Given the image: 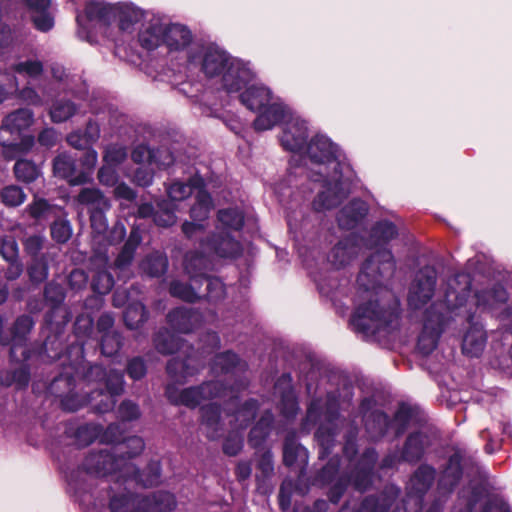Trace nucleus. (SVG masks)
Wrapping results in <instances>:
<instances>
[{"mask_svg": "<svg viewBox=\"0 0 512 512\" xmlns=\"http://www.w3.org/2000/svg\"><path fill=\"white\" fill-rule=\"evenodd\" d=\"M43 298L50 308L44 315L45 324L52 328L56 320H60V325L66 326L72 315L69 309L63 306L66 298L65 288L55 281H50L44 287Z\"/></svg>", "mask_w": 512, "mask_h": 512, "instance_id": "12", "label": "nucleus"}, {"mask_svg": "<svg viewBox=\"0 0 512 512\" xmlns=\"http://www.w3.org/2000/svg\"><path fill=\"white\" fill-rule=\"evenodd\" d=\"M158 209L155 210L153 221L163 228L171 227L176 222L175 204L172 201L163 200L157 204Z\"/></svg>", "mask_w": 512, "mask_h": 512, "instance_id": "61", "label": "nucleus"}, {"mask_svg": "<svg viewBox=\"0 0 512 512\" xmlns=\"http://www.w3.org/2000/svg\"><path fill=\"white\" fill-rule=\"evenodd\" d=\"M241 363V358L232 350L215 354L211 361V369L218 374L233 373Z\"/></svg>", "mask_w": 512, "mask_h": 512, "instance_id": "51", "label": "nucleus"}, {"mask_svg": "<svg viewBox=\"0 0 512 512\" xmlns=\"http://www.w3.org/2000/svg\"><path fill=\"white\" fill-rule=\"evenodd\" d=\"M368 205L365 201L354 198L345 205L338 213L337 222L341 229L352 230L368 214Z\"/></svg>", "mask_w": 512, "mask_h": 512, "instance_id": "30", "label": "nucleus"}, {"mask_svg": "<svg viewBox=\"0 0 512 512\" xmlns=\"http://www.w3.org/2000/svg\"><path fill=\"white\" fill-rule=\"evenodd\" d=\"M165 397L174 406H185L189 409L197 408L203 401L200 386H190L179 390L175 383H169L165 387Z\"/></svg>", "mask_w": 512, "mask_h": 512, "instance_id": "25", "label": "nucleus"}, {"mask_svg": "<svg viewBox=\"0 0 512 512\" xmlns=\"http://www.w3.org/2000/svg\"><path fill=\"white\" fill-rule=\"evenodd\" d=\"M53 174L73 186L86 183V173L79 171L78 154L59 153L53 159Z\"/></svg>", "mask_w": 512, "mask_h": 512, "instance_id": "20", "label": "nucleus"}, {"mask_svg": "<svg viewBox=\"0 0 512 512\" xmlns=\"http://www.w3.org/2000/svg\"><path fill=\"white\" fill-rule=\"evenodd\" d=\"M19 360L14 361L15 363H19L20 366L15 368L11 372L0 373V384L3 386H11L15 384L17 389H24L28 386L30 381V360H22L21 353H18Z\"/></svg>", "mask_w": 512, "mask_h": 512, "instance_id": "42", "label": "nucleus"}, {"mask_svg": "<svg viewBox=\"0 0 512 512\" xmlns=\"http://www.w3.org/2000/svg\"><path fill=\"white\" fill-rule=\"evenodd\" d=\"M492 486L486 479L479 480L475 483L470 484L468 493L465 497V511L464 512H475L476 507L487 501Z\"/></svg>", "mask_w": 512, "mask_h": 512, "instance_id": "47", "label": "nucleus"}, {"mask_svg": "<svg viewBox=\"0 0 512 512\" xmlns=\"http://www.w3.org/2000/svg\"><path fill=\"white\" fill-rule=\"evenodd\" d=\"M465 458L466 452L460 448L454 449V452L448 457L437 481V489L440 494L450 495L459 485L463 478Z\"/></svg>", "mask_w": 512, "mask_h": 512, "instance_id": "15", "label": "nucleus"}, {"mask_svg": "<svg viewBox=\"0 0 512 512\" xmlns=\"http://www.w3.org/2000/svg\"><path fill=\"white\" fill-rule=\"evenodd\" d=\"M34 326L33 317L29 314H22L16 317L7 331L2 329L0 345L9 347L10 361H18L20 359L18 353H21L22 360H32L34 351L27 343Z\"/></svg>", "mask_w": 512, "mask_h": 512, "instance_id": "7", "label": "nucleus"}, {"mask_svg": "<svg viewBox=\"0 0 512 512\" xmlns=\"http://www.w3.org/2000/svg\"><path fill=\"white\" fill-rule=\"evenodd\" d=\"M94 321L89 315L80 314L73 324L74 340L72 343H84V347L90 343V335L93 332Z\"/></svg>", "mask_w": 512, "mask_h": 512, "instance_id": "59", "label": "nucleus"}, {"mask_svg": "<svg viewBox=\"0 0 512 512\" xmlns=\"http://www.w3.org/2000/svg\"><path fill=\"white\" fill-rule=\"evenodd\" d=\"M200 246L210 256L221 259H237L243 253L242 244L226 231L207 235L201 239Z\"/></svg>", "mask_w": 512, "mask_h": 512, "instance_id": "14", "label": "nucleus"}, {"mask_svg": "<svg viewBox=\"0 0 512 512\" xmlns=\"http://www.w3.org/2000/svg\"><path fill=\"white\" fill-rule=\"evenodd\" d=\"M115 22L123 32H132L134 25L141 22L145 12L132 3H120L114 5Z\"/></svg>", "mask_w": 512, "mask_h": 512, "instance_id": "36", "label": "nucleus"}, {"mask_svg": "<svg viewBox=\"0 0 512 512\" xmlns=\"http://www.w3.org/2000/svg\"><path fill=\"white\" fill-rule=\"evenodd\" d=\"M167 323L176 332L188 334L202 322V314L194 308L176 307L166 316Z\"/></svg>", "mask_w": 512, "mask_h": 512, "instance_id": "23", "label": "nucleus"}, {"mask_svg": "<svg viewBox=\"0 0 512 512\" xmlns=\"http://www.w3.org/2000/svg\"><path fill=\"white\" fill-rule=\"evenodd\" d=\"M153 344L160 354L172 355L181 348L182 338L167 328H161L155 333Z\"/></svg>", "mask_w": 512, "mask_h": 512, "instance_id": "46", "label": "nucleus"}, {"mask_svg": "<svg viewBox=\"0 0 512 512\" xmlns=\"http://www.w3.org/2000/svg\"><path fill=\"white\" fill-rule=\"evenodd\" d=\"M34 122V113L29 108H19L6 115L0 126V145L6 159L29 152L35 144L33 135H24Z\"/></svg>", "mask_w": 512, "mask_h": 512, "instance_id": "5", "label": "nucleus"}, {"mask_svg": "<svg viewBox=\"0 0 512 512\" xmlns=\"http://www.w3.org/2000/svg\"><path fill=\"white\" fill-rule=\"evenodd\" d=\"M436 477V469L427 463L420 464L412 473L408 483L409 494L420 501L433 486Z\"/></svg>", "mask_w": 512, "mask_h": 512, "instance_id": "27", "label": "nucleus"}, {"mask_svg": "<svg viewBox=\"0 0 512 512\" xmlns=\"http://www.w3.org/2000/svg\"><path fill=\"white\" fill-rule=\"evenodd\" d=\"M61 366L62 371L53 377L48 386L49 393L56 398L76 388V376L74 371L70 370V361H62Z\"/></svg>", "mask_w": 512, "mask_h": 512, "instance_id": "39", "label": "nucleus"}, {"mask_svg": "<svg viewBox=\"0 0 512 512\" xmlns=\"http://www.w3.org/2000/svg\"><path fill=\"white\" fill-rule=\"evenodd\" d=\"M13 172L16 179L25 184L33 183L41 174L40 167L33 160L26 158L16 160Z\"/></svg>", "mask_w": 512, "mask_h": 512, "instance_id": "54", "label": "nucleus"}, {"mask_svg": "<svg viewBox=\"0 0 512 512\" xmlns=\"http://www.w3.org/2000/svg\"><path fill=\"white\" fill-rule=\"evenodd\" d=\"M191 361L189 357H172L168 360L166 373L175 384H184L188 377L194 376L197 373L198 370L195 365L191 364Z\"/></svg>", "mask_w": 512, "mask_h": 512, "instance_id": "41", "label": "nucleus"}, {"mask_svg": "<svg viewBox=\"0 0 512 512\" xmlns=\"http://www.w3.org/2000/svg\"><path fill=\"white\" fill-rule=\"evenodd\" d=\"M308 127L305 121H295L289 124L280 138L281 145L287 151L300 152L307 147Z\"/></svg>", "mask_w": 512, "mask_h": 512, "instance_id": "29", "label": "nucleus"}, {"mask_svg": "<svg viewBox=\"0 0 512 512\" xmlns=\"http://www.w3.org/2000/svg\"><path fill=\"white\" fill-rule=\"evenodd\" d=\"M217 218L225 229L240 231L244 226V215L237 208L221 209L217 213Z\"/></svg>", "mask_w": 512, "mask_h": 512, "instance_id": "64", "label": "nucleus"}, {"mask_svg": "<svg viewBox=\"0 0 512 512\" xmlns=\"http://www.w3.org/2000/svg\"><path fill=\"white\" fill-rule=\"evenodd\" d=\"M183 269L191 282L198 284V280L213 270V260L210 254L193 249L188 250L183 256Z\"/></svg>", "mask_w": 512, "mask_h": 512, "instance_id": "21", "label": "nucleus"}, {"mask_svg": "<svg viewBox=\"0 0 512 512\" xmlns=\"http://www.w3.org/2000/svg\"><path fill=\"white\" fill-rule=\"evenodd\" d=\"M196 289H198V284L194 282L186 283L180 280H172L169 284V294L188 303H195L202 298Z\"/></svg>", "mask_w": 512, "mask_h": 512, "instance_id": "53", "label": "nucleus"}, {"mask_svg": "<svg viewBox=\"0 0 512 512\" xmlns=\"http://www.w3.org/2000/svg\"><path fill=\"white\" fill-rule=\"evenodd\" d=\"M445 325V314L438 309L436 304L430 305L424 312L422 328L442 334L445 329Z\"/></svg>", "mask_w": 512, "mask_h": 512, "instance_id": "62", "label": "nucleus"}, {"mask_svg": "<svg viewBox=\"0 0 512 512\" xmlns=\"http://www.w3.org/2000/svg\"><path fill=\"white\" fill-rule=\"evenodd\" d=\"M213 208V200L208 191H198L196 202L190 208V217L197 222H203L209 217Z\"/></svg>", "mask_w": 512, "mask_h": 512, "instance_id": "58", "label": "nucleus"}, {"mask_svg": "<svg viewBox=\"0 0 512 512\" xmlns=\"http://www.w3.org/2000/svg\"><path fill=\"white\" fill-rule=\"evenodd\" d=\"M274 417L270 411H266L251 428L248 434V444L255 450L263 448L267 438L271 434Z\"/></svg>", "mask_w": 512, "mask_h": 512, "instance_id": "38", "label": "nucleus"}, {"mask_svg": "<svg viewBox=\"0 0 512 512\" xmlns=\"http://www.w3.org/2000/svg\"><path fill=\"white\" fill-rule=\"evenodd\" d=\"M122 484L124 483L116 481L115 486H110L107 491L110 512L140 511L139 500L141 499V495L130 491L127 487L121 488Z\"/></svg>", "mask_w": 512, "mask_h": 512, "instance_id": "22", "label": "nucleus"}, {"mask_svg": "<svg viewBox=\"0 0 512 512\" xmlns=\"http://www.w3.org/2000/svg\"><path fill=\"white\" fill-rule=\"evenodd\" d=\"M84 14L88 22H96L105 29L115 22L113 4L95 0L87 1L84 6Z\"/></svg>", "mask_w": 512, "mask_h": 512, "instance_id": "35", "label": "nucleus"}, {"mask_svg": "<svg viewBox=\"0 0 512 512\" xmlns=\"http://www.w3.org/2000/svg\"><path fill=\"white\" fill-rule=\"evenodd\" d=\"M202 284L206 285L202 296L209 302H217L224 298L226 289L220 278L207 274L198 280V289Z\"/></svg>", "mask_w": 512, "mask_h": 512, "instance_id": "56", "label": "nucleus"}, {"mask_svg": "<svg viewBox=\"0 0 512 512\" xmlns=\"http://www.w3.org/2000/svg\"><path fill=\"white\" fill-rule=\"evenodd\" d=\"M169 261L166 254L155 251L148 254L141 262L140 268L151 278H159L166 274Z\"/></svg>", "mask_w": 512, "mask_h": 512, "instance_id": "48", "label": "nucleus"}, {"mask_svg": "<svg viewBox=\"0 0 512 512\" xmlns=\"http://www.w3.org/2000/svg\"><path fill=\"white\" fill-rule=\"evenodd\" d=\"M253 121L256 131H266L284 121L286 117L285 106L279 103H268L260 111Z\"/></svg>", "mask_w": 512, "mask_h": 512, "instance_id": "33", "label": "nucleus"}, {"mask_svg": "<svg viewBox=\"0 0 512 512\" xmlns=\"http://www.w3.org/2000/svg\"><path fill=\"white\" fill-rule=\"evenodd\" d=\"M60 320H56L52 328L48 327L45 323L42 327V333L45 339L37 348H32V359L37 358L43 362H53L56 360L68 362L66 358L67 344L64 346L63 342V329L65 326L60 325Z\"/></svg>", "mask_w": 512, "mask_h": 512, "instance_id": "10", "label": "nucleus"}, {"mask_svg": "<svg viewBox=\"0 0 512 512\" xmlns=\"http://www.w3.org/2000/svg\"><path fill=\"white\" fill-rule=\"evenodd\" d=\"M400 495L395 485H386L380 492L366 496L361 503L365 512H391V508Z\"/></svg>", "mask_w": 512, "mask_h": 512, "instance_id": "24", "label": "nucleus"}, {"mask_svg": "<svg viewBox=\"0 0 512 512\" xmlns=\"http://www.w3.org/2000/svg\"><path fill=\"white\" fill-rule=\"evenodd\" d=\"M27 274L32 284L38 285L47 280L49 276V255L30 259L27 266Z\"/></svg>", "mask_w": 512, "mask_h": 512, "instance_id": "55", "label": "nucleus"}, {"mask_svg": "<svg viewBox=\"0 0 512 512\" xmlns=\"http://www.w3.org/2000/svg\"><path fill=\"white\" fill-rule=\"evenodd\" d=\"M148 319V311L142 303L130 304L124 311L123 320L127 328L138 329Z\"/></svg>", "mask_w": 512, "mask_h": 512, "instance_id": "60", "label": "nucleus"}, {"mask_svg": "<svg viewBox=\"0 0 512 512\" xmlns=\"http://www.w3.org/2000/svg\"><path fill=\"white\" fill-rule=\"evenodd\" d=\"M401 305L397 297L369 299L359 304L350 318L353 329L363 335H375L381 330L390 332L398 329Z\"/></svg>", "mask_w": 512, "mask_h": 512, "instance_id": "3", "label": "nucleus"}, {"mask_svg": "<svg viewBox=\"0 0 512 512\" xmlns=\"http://www.w3.org/2000/svg\"><path fill=\"white\" fill-rule=\"evenodd\" d=\"M124 345V337L116 330L111 333H104L101 335L97 346L100 349L101 355L105 357L116 356Z\"/></svg>", "mask_w": 512, "mask_h": 512, "instance_id": "57", "label": "nucleus"}, {"mask_svg": "<svg viewBox=\"0 0 512 512\" xmlns=\"http://www.w3.org/2000/svg\"><path fill=\"white\" fill-rule=\"evenodd\" d=\"M162 466L160 460H150L144 469L127 461L124 467L123 483H134L137 487L151 488L161 483Z\"/></svg>", "mask_w": 512, "mask_h": 512, "instance_id": "18", "label": "nucleus"}, {"mask_svg": "<svg viewBox=\"0 0 512 512\" xmlns=\"http://www.w3.org/2000/svg\"><path fill=\"white\" fill-rule=\"evenodd\" d=\"M356 178L351 165L338 164L332 173L323 177V190L313 200L315 211L321 212L338 207L350 193V188Z\"/></svg>", "mask_w": 512, "mask_h": 512, "instance_id": "6", "label": "nucleus"}, {"mask_svg": "<svg viewBox=\"0 0 512 512\" xmlns=\"http://www.w3.org/2000/svg\"><path fill=\"white\" fill-rule=\"evenodd\" d=\"M25 212L37 223L51 222L55 217L64 214L63 208L51 204L47 199L35 196Z\"/></svg>", "mask_w": 512, "mask_h": 512, "instance_id": "32", "label": "nucleus"}, {"mask_svg": "<svg viewBox=\"0 0 512 512\" xmlns=\"http://www.w3.org/2000/svg\"><path fill=\"white\" fill-rule=\"evenodd\" d=\"M187 61L199 64L200 71L209 79L222 76V86L228 93L241 91L251 80L250 70L215 44L203 46L199 53L189 51Z\"/></svg>", "mask_w": 512, "mask_h": 512, "instance_id": "2", "label": "nucleus"}, {"mask_svg": "<svg viewBox=\"0 0 512 512\" xmlns=\"http://www.w3.org/2000/svg\"><path fill=\"white\" fill-rule=\"evenodd\" d=\"M378 460V452L374 447L364 449L354 465L341 475L349 486L360 493L366 492L373 484L374 469Z\"/></svg>", "mask_w": 512, "mask_h": 512, "instance_id": "8", "label": "nucleus"}, {"mask_svg": "<svg viewBox=\"0 0 512 512\" xmlns=\"http://www.w3.org/2000/svg\"><path fill=\"white\" fill-rule=\"evenodd\" d=\"M417 410V407L406 402H401L398 405L391 419L395 439L401 437L407 431L409 424L417 414Z\"/></svg>", "mask_w": 512, "mask_h": 512, "instance_id": "44", "label": "nucleus"}, {"mask_svg": "<svg viewBox=\"0 0 512 512\" xmlns=\"http://www.w3.org/2000/svg\"><path fill=\"white\" fill-rule=\"evenodd\" d=\"M308 450L300 444L294 434H287L283 441V464L291 469L298 470V480L305 475L308 465Z\"/></svg>", "mask_w": 512, "mask_h": 512, "instance_id": "19", "label": "nucleus"}, {"mask_svg": "<svg viewBox=\"0 0 512 512\" xmlns=\"http://www.w3.org/2000/svg\"><path fill=\"white\" fill-rule=\"evenodd\" d=\"M87 404L94 412L104 414L113 411L117 402L116 396L107 393L102 387H96L86 391Z\"/></svg>", "mask_w": 512, "mask_h": 512, "instance_id": "43", "label": "nucleus"}, {"mask_svg": "<svg viewBox=\"0 0 512 512\" xmlns=\"http://www.w3.org/2000/svg\"><path fill=\"white\" fill-rule=\"evenodd\" d=\"M66 358L70 361V370L76 378L84 381L88 386L96 384L102 387L106 369L101 364H91L85 361L84 343H72L67 347Z\"/></svg>", "mask_w": 512, "mask_h": 512, "instance_id": "9", "label": "nucleus"}, {"mask_svg": "<svg viewBox=\"0 0 512 512\" xmlns=\"http://www.w3.org/2000/svg\"><path fill=\"white\" fill-rule=\"evenodd\" d=\"M485 332L477 327H471L463 336L462 352L469 357H479L486 344Z\"/></svg>", "mask_w": 512, "mask_h": 512, "instance_id": "45", "label": "nucleus"}, {"mask_svg": "<svg viewBox=\"0 0 512 512\" xmlns=\"http://www.w3.org/2000/svg\"><path fill=\"white\" fill-rule=\"evenodd\" d=\"M77 200L80 204L89 206L92 230L97 234L105 233L108 229L105 213L111 207L109 199L99 189L83 188L78 194Z\"/></svg>", "mask_w": 512, "mask_h": 512, "instance_id": "11", "label": "nucleus"}, {"mask_svg": "<svg viewBox=\"0 0 512 512\" xmlns=\"http://www.w3.org/2000/svg\"><path fill=\"white\" fill-rule=\"evenodd\" d=\"M437 283V273L432 267H424L418 271L410 287L408 305L418 310L424 307L433 297Z\"/></svg>", "mask_w": 512, "mask_h": 512, "instance_id": "13", "label": "nucleus"}, {"mask_svg": "<svg viewBox=\"0 0 512 512\" xmlns=\"http://www.w3.org/2000/svg\"><path fill=\"white\" fill-rule=\"evenodd\" d=\"M177 506L173 493L164 490L154 491L148 495H141L139 512H173Z\"/></svg>", "mask_w": 512, "mask_h": 512, "instance_id": "28", "label": "nucleus"}, {"mask_svg": "<svg viewBox=\"0 0 512 512\" xmlns=\"http://www.w3.org/2000/svg\"><path fill=\"white\" fill-rule=\"evenodd\" d=\"M30 10L37 12L31 17L34 27L41 32H48L54 26V19L48 12L51 0H24Z\"/></svg>", "mask_w": 512, "mask_h": 512, "instance_id": "40", "label": "nucleus"}, {"mask_svg": "<svg viewBox=\"0 0 512 512\" xmlns=\"http://www.w3.org/2000/svg\"><path fill=\"white\" fill-rule=\"evenodd\" d=\"M142 237L137 228H132L128 239L124 243L122 249L115 259V266L119 269H124L131 265L136 249L140 245Z\"/></svg>", "mask_w": 512, "mask_h": 512, "instance_id": "49", "label": "nucleus"}, {"mask_svg": "<svg viewBox=\"0 0 512 512\" xmlns=\"http://www.w3.org/2000/svg\"><path fill=\"white\" fill-rule=\"evenodd\" d=\"M51 238L58 244L67 243L72 236V226L63 214L50 222Z\"/></svg>", "mask_w": 512, "mask_h": 512, "instance_id": "63", "label": "nucleus"}, {"mask_svg": "<svg viewBox=\"0 0 512 512\" xmlns=\"http://www.w3.org/2000/svg\"><path fill=\"white\" fill-rule=\"evenodd\" d=\"M165 25L151 23L138 34V41L142 48L152 51L164 44Z\"/></svg>", "mask_w": 512, "mask_h": 512, "instance_id": "50", "label": "nucleus"}, {"mask_svg": "<svg viewBox=\"0 0 512 512\" xmlns=\"http://www.w3.org/2000/svg\"><path fill=\"white\" fill-rule=\"evenodd\" d=\"M192 40V32L187 26L178 23L165 25L164 45L169 51H182L191 44Z\"/></svg>", "mask_w": 512, "mask_h": 512, "instance_id": "34", "label": "nucleus"}, {"mask_svg": "<svg viewBox=\"0 0 512 512\" xmlns=\"http://www.w3.org/2000/svg\"><path fill=\"white\" fill-rule=\"evenodd\" d=\"M272 92L262 85H251L239 95L240 102L250 111H260L271 102Z\"/></svg>", "mask_w": 512, "mask_h": 512, "instance_id": "37", "label": "nucleus"}, {"mask_svg": "<svg viewBox=\"0 0 512 512\" xmlns=\"http://www.w3.org/2000/svg\"><path fill=\"white\" fill-rule=\"evenodd\" d=\"M201 424L206 428V437L217 440L223 431L222 408L216 402H210L200 407Z\"/></svg>", "mask_w": 512, "mask_h": 512, "instance_id": "31", "label": "nucleus"}, {"mask_svg": "<svg viewBox=\"0 0 512 512\" xmlns=\"http://www.w3.org/2000/svg\"><path fill=\"white\" fill-rule=\"evenodd\" d=\"M398 236L397 226L389 220L377 221L370 230L368 246L378 248L362 263L356 283L359 291L376 292L384 280L393 277L396 262L390 249L383 248Z\"/></svg>", "mask_w": 512, "mask_h": 512, "instance_id": "1", "label": "nucleus"}, {"mask_svg": "<svg viewBox=\"0 0 512 512\" xmlns=\"http://www.w3.org/2000/svg\"><path fill=\"white\" fill-rule=\"evenodd\" d=\"M79 110V106L67 98H59L53 101L49 116L53 123H63L71 119Z\"/></svg>", "mask_w": 512, "mask_h": 512, "instance_id": "52", "label": "nucleus"}, {"mask_svg": "<svg viewBox=\"0 0 512 512\" xmlns=\"http://www.w3.org/2000/svg\"><path fill=\"white\" fill-rule=\"evenodd\" d=\"M306 152L311 162L315 164L327 166L334 164V167L338 166V164L350 165L340 159L339 147L327 136L322 134H316L310 139L306 147Z\"/></svg>", "mask_w": 512, "mask_h": 512, "instance_id": "17", "label": "nucleus"}, {"mask_svg": "<svg viewBox=\"0 0 512 512\" xmlns=\"http://www.w3.org/2000/svg\"><path fill=\"white\" fill-rule=\"evenodd\" d=\"M145 448L144 440L139 436L129 438L110 450L100 449L90 451L82 462L83 470L96 477L117 474V482H123L124 467L127 461L139 456Z\"/></svg>", "mask_w": 512, "mask_h": 512, "instance_id": "4", "label": "nucleus"}, {"mask_svg": "<svg viewBox=\"0 0 512 512\" xmlns=\"http://www.w3.org/2000/svg\"><path fill=\"white\" fill-rule=\"evenodd\" d=\"M365 432L372 442H379L384 439L392 428V420L389 415L379 409L372 410L368 415L363 416Z\"/></svg>", "mask_w": 512, "mask_h": 512, "instance_id": "26", "label": "nucleus"}, {"mask_svg": "<svg viewBox=\"0 0 512 512\" xmlns=\"http://www.w3.org/2000/svg\"><path fill=\"white\" fill-rule=\"evenodd\" d=\"M435 437L432 433L425 430H415L410 432L401 447L403 463L416 465L420 463L434 445Z\"/></svg>", "mask_w": 512, "mask_h": 512, "instance_id": "16", "label": "nucleus"}]
</instances>
